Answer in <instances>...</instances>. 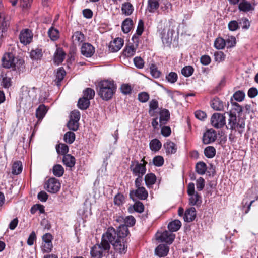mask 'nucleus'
I'll use <instances>...</instances> for the list:
<instances>
[{
    "label": "nucleus",
    "mask_w": 258,
    "mask_h": 258,
    "mask_svg": "<svg viewBox=\"0 0 258 258\" xmlns=\"http://www.w3.org/2000/svg\"><path fill=\"white\" fill-rule=\"evenodd\" d=\"M216 138V132L213 130H209L204 133L203 142L205 144H208L215 141Z\"/></svg>",
    "instance_id": "16"
},
{
    "label": "nucleus",
    "mask_w": 258,
    "mask_h": 258,
    "mask_svg": "<svg viewBox=\"0 0 258 258\" xmlns=\"http://www.w3.org/2000/svg\"><path fill=\"white\" fill-rule=\"evenodd\" d=\"M150 72L153 77L157 78L160 76L161 73L157 70L156 66L155 64H151L150 68Z\"/></svg>",
    "instance_id": "61"
},
{
    "label": "nucleus",
    "mask_w": 258,
    "mask_h": 258,
    "mask_svg": "<svg viewBox=\"0 0 258 258\" xmlns=\"http://www.w3.org/2000/svg\"><path fill=\"white\" fill-rule=\"evenodd\" d=\"M204 154L207 158H213L216 154V150L212 146L207 147L204 150Z\"/></svg>",
    "instance_id": "46"
},
{
    "label": "nucleus",
    "mask_w": 258,
    "mask_h": 258,
    "mask_svg": "<svg viewBox=\"0 0 258 258\" xmlns=\"http://www.w3.org/2000/svg\"><path fill=\"white\" fill-rule=\"evenodd\" d=\"M48 34L50 39L53 41H55L59 38L58 30L53 27L49 29L48 32Z\"/></svg>",
    "instance_id": "45"
},
{
    "label": "nucleus",
    "mask_w": 258,
    "mask_h": 258,
    "mask_svg": "<svg viewBox=\"0 0 258 258\" xmlns=\"http://www.w3.org/2000/svg\"><path fill=\"white\" fill-rule=\"evenodd\" d=\"M12 172L13 174L18 175L22 171V165L21 162L17 161L15 162L12 166Z\"/></svg>",
    "instance_id": "38"
},
{
    "label": "nucleus",
    "mask_w": 258,
    "mask_h": 258,
    "mask_svg": "<svg viewBox=\"0 0 258 258\" xmlns=\"http://www.w3.org/2000/svg\"><path fill=\"white\" fill-rule=\"evenodd\" d=\"M90 103V100L88 99L82 97L78 100V106L80 109L85 110L89 107Z\"/></svg>",
    "instance_id": "35"
},
{
    "label": "nucleus",
    "mask_w": 258,
    "mask_h": 258,
    "mask_svg": "<svg viewBox=\"0 0 258 258\" xmlns=\"http://www.w3.org/2000/svg\"><path fill=\"white\" fill-rule=\"evenodd\" d=\"M67 127L70 130L76 131L79 128V122L78 121L70 120L67 123Z\"/></svg>",
    "instance_id": "56"
},
{
    "label": "nucleus",
    "mask_w": 258,
    "mask_h": 258,
    "mask_svg": "<svg viewBox=\"0 0 258 258\" xmlns=\"http://www.w3.org/2000/svg\"><path fill=\"white\" fill-rule=\"evenodd\" d=\"M158 107V102L155 99H152L149 103V113L151 116L154 115V111Z\"/></svg>",
    "instance_id": "43"
},
{
    "label": "nucleus",
    "mask_w": 258,
    "mask_h": 258,
    "mask_svg": "<svg viewBox=\"0 0 258 258\" xmlns=\"http://www.w3.org/2000/svg\"><path fill=\"white\" fill-rule=\"evenodd\" d=\"M245 94L244 91L238 90L236 91L233 94V98L237 101L240 102L244 100Z\"/></svg>",
    "instance_id": "51"
},
{
    "label": "nucleus",
    "mask_w": 258,
    "mask_h": 258,
    "mask_svg": "<svg viewBox=\"0 0 258 258\" xmlns=\"http://www.w3.org/2000/svg\"><path fill=\"white\" fill-rule=\"evenodd\" d=\"M42 56V50L40 49H36L33 50L30 52V57L33 59L38 60L41 59Z\"/></svg>",
    "instance_id": "48"
},
{
    "label": "nucleus",
    "mask_w": 258,
    "mask_h": 258,
    "mask_svg": "<svg viewBox=\"0 0 258 258\" xmlns=\"http://www.w3.org/2000/svg\"><path fill=\"white\" fill-rule=\"evenodd\" d=\"M136 222L135 218L132 216H128L125 217V221L124 224H122V225H124L126 226L127 228V226H133L135 225Z\"/></svg>",
    "instance_id": "54"
},
{
    "label": "nucleus",
    "mask_w": 258,
    "mask_h": 258,
    "mask_svg": "<svg viewBox=\"0 0 258 258\" xmlns=\"http://www.w3.org/2000/svg\"><path fill=\"white\" fill-rule=\"evenodd\" d=\"M112 245L115 251L120 254L125 253L127 251V246L124 241V238H120Z\"/></svg>",
    "instance_id": "15"
},
{
    "label": "nucleus",
    "mask_w": 258,
    "mask_h": 258,
    "mask_svg": "<svg viewBox=\"0 0 258 258\" xmlns=\"http://www.w3.org/2000/svg\"><path fill=\"white\" fill-rule=\"evenodd\" d=\"M94 90L91 88H87L83 91V96L89 100L93 99L95 96Z\"/></svg>",
    "instance_id": "47"
},
{
    "label": "nucleus",
    "mask_w": 258,
    "mask_h": 258,
    "mask_svg": "<svg viewBox=\"0 0 258 258\" xmlns=\"http://www.w3.org/2000/svg\"><path fill=\"white\" fill-rule=\"evenodd\" d=\"M62 162L67 167L72 168L74 166L76 163L75 157L70 154L64 155L63 157Z\"/></svg>",
    "instance_id": "24"
},
{
    "label": "nucleus",
    "mask_w": 258,
    "mask_h": 258,
    "mask_svg": "<svg viewBox=\"0 0 258 258\" xmlns=\"http://www.w3.org/2000/svg\"><path fill=\"white\" fill-rule=\"evenodd\" d=\"M9 25L8 21L6 20L5 15L3 11V6L0 2V28L2 32L5 31Z\"/></svg>",
    "instance_id": "19"
},
{
    "label": "nucleus",
    "mask_w": 258,
    "mask_h": 258,
    "mask_svg": "<svg viewBox=\"0 0 258 258\" xmlns=\"http://www.w3.org/2000/svg\"><path fill=\"white\" fill-rule=\"evenodd\" d=\"M150 148L152 151H158L162 147L161 142L157 139H154L150 142Z\"/></svg>",
    "instance_id": "34"
},
{
    "label": "nucleus",
    "mask_w": 258,
    "mask_h": 258,
    "mask_svg": "<svg viewBox=\"0 0 258 258\" xmlns=\"http://www.w3.org/2000/svg\"><path fill=\"white\" fill-rule=\"evenodd\" d=\"M196 216V209L194 207H191L186 210L184 215V220L186 222H191L195 219Z\"/></svg>",
    "instance_id": "22"
},
{
    "label": "nucleus",
    "mask_w": 258,
    "mask_h": 258,
    "mask_svg": "<svg viewBox=\"0 0 258 258\" xmlns=\"http://www.w3.org/2000/svg\"><path fill=\"white\" fill-rule=\"evenodd\" d=\"M47 112L46 106L42 104L39 105L36 110V116L39 120H41Z\"/></svg>",
    "instance_id": "33"
},
{
    "label": "nucleus",
    "mask_w": 258,
    "mask_h": 258,
    "mask_svg": "<svg viewBox=\"0 0 258 258\" xmlns=\"http://www.w3.org/2000/svg\"><path fill=\"white\" fill-rule=\"evenodd\" d=\"M144 180L147 186L149 188L155 184L156 177L153 173H148L145 176Z\"/></svg>",
    "instance_id": "29"
},
{
    "label": "nucleus",
    "mask_w": 258,
    "mask_h": 258,
    "mask_svg": "<svg viewBox=\"0 0 258 258\" xmlns=\"http://www.w3.org/2000/svg\"><path fill=\"white\" fill-rule=\"evenodd\" d=\"M160 126L161 127L163 125L166 124L170 119L169 111L166 109H163L160 111Z\"/></svg>",
    "instance_id": "20"
},
{
    "label": "nucleus",
    "mask_w": 258,
    "mask_h": 258,
    "mask_svg": "<svg viewBox=\"0 0 258 258\" xmlns=\"http://www.w3.org/2000/svg\"><path fill=\"white\" fill-rule=\"evenodd\" d=\"M211 123L214 127L221 128L225 125V117L220 113H214L211 118Z\"/></svg>",
    "instance_id": "9"
},
{
    "label": "nucleus",
    "mask_w": 258,
    "mask_h": 258,
    "mask_svg": "<svg viewBox=\"0 0 258 258\" xmlns=\"http://www.w3.org/2000/svg\"><path fill=\"white\" fill-rule=\"evenodd\" d=\"M53 173L57 177H61L64 173V169L60 164H57L53 166Z\"/></svg>",
    "instance_id": "41"
},
{
    "label": "nucleus",
    "mask_w": 258,
    "mask_h": 258,
    "mask_svg": "<svg viewBox=\"0 0 258 258\" xmlns=\"http://www.w3.org/2000/svg\"><path fill=\"white\" fill-rule=\"evenodd\" d=\"M144 206L143 204L140 201L135 202L133 206H130L128 209V210L130 213H132L133 211H136L141 213L144 211Z\"/></svg>",
    "instance_id": "26"
},
{
    "label": "nucleus",
    "mask_w": 258,
    "mask_h": 258,
    "mask_svg": "<svg viewBox=\"0 0 258 258\" xmlns=\"http://www.w3.org/2000/svg\"><path fill=\"white\" fill-rule=\"evenodd\" d=\"M228 121V124L226 125L227 129H230L232 131H237L240 134L243 132L245 124L243 118H237L236 115L230 113Z\"/></svg>",
    "instance_id": "3"
},
{
    "label": "nucleus",
    "mask_w": 258,
    "mask_h": 258,
    "mask_svg": "<svg viewBox=\"0 0 258 258\" xmlns=\"http://www.w3.org/2000/svg\"><path fill=\"white\" fill-rule=\"evenodd\" d=\"M81 54L86 57H91L95 52V48L89 43H84L81 47Z\"/></svg>",
    "instance_id": "14"
},
{
    "label": "nucleus",
    "mask_w": 258,
    "mask_h": 258,
    "mask_svg": "<svg viewBox=\"0 0 258 258\" xmlns=\"http://www.w3.org/2000/svg\"><path fill=\"white\" fill-rule=\"evenodd\" d=\"M15 59L16 58L12 53H6L2 58V65L4 68L13 69Z\"/></svg>",
    "instance_id": "13"
},
{
    "label": "nucleus",
    "mask_w": 258,
    "mask_h": 258,
    "mask_svg": "<svg viewBox=\"0 0 258 258\" xmlns=\"http://www.w3.org/2000/svg\"><path fill=\"white\" fill-rule=\"evenodd\" d=\"M124 41L121 38H117L111 42L109 45V49L112 52H117L123 45Z\"/></svg>",
    "instance_id": "17"
},
{
    "label": "nucleus",
    "mask_w": 258,
    "mask_h": 258,
    "mask_svg": "<svg viewBox=\"0 0 258 258\" xmlns=\"http://www.w3.org/2000/svg\"><path fill=\"white\" fill-rule=\"evenodd\" d=\"M1 85L5 88H9L12 86L11 78L7 76L3 77Z\"/></svg>",
    "instance_id": "57"
},
{
    "label": "nucleus",
    "mask_w": 258,
    "mask_h": 258,
    "mask_svg": "<svg viewBox=\"0 0 258 258\" xmlns=\"http://www.w3.org/2000/svg\"><path fill=\"white\" fill-rule=\"evenodd\" d=\"M24 61L21 59L16 58L14 62V65L13 67L14 70H22L24 68Z\"/></svg>",
    "instance_id": "49"
},
{
    "label": "nucleus",
    "mask_w": 258,
    "mask_h": 258,
    "mask_svg": "<svg viewBox=\"0 0 258 258\" xmlns=\"http://www.w3.org/2000/svg\"><path fill=\"white\" fill-rule=\"evenodd\" d=\"M52 247V243H42L41 249L44 253H49L51 251Z\"/></svg>",
    "instance_id": "58"
},
{
    "label": "nucleus",
    "mask_w": 258,
    "mask_h": 258,
    "mask_svg": "<svg viewBox=\"0 0 258 258\" xmlns=\"http://www.w3.org/2000/svg\"><path fill=\"white\" fill-rule=\"evenodd\" d=\"M238 8L241 11L247 12L253 10L254 7L249 2L243 0L239 3Z\"/></svg>",
    "instance_id": "25"
},
{
    "label": "nucleus",
    "mask_w": 258,
    "mask_h": 258,
    "mask_svg": "<svg viewBox=\"0 0 258 258\" xmlns=\"http://www.w3.org/2000/svg\"><path fill=\"white\" fill-rule=\"evenodd\" d=\"M120 90L124 94H128L131 93L132 88L129 84H124L121 86Z\"/></svg>",
    "instance_id": "64"
},
{
    "label": "nucleus",
    "mask_w": 258,
    "mask_h": 258,
    "mask_svg": "<svg viewBox=\"0 0 258 258\" xmlns=\"http://www.w3.org/2000/svg\"><path fill=\"white\" fill-rule=\"evenodd\" d=\"M181 226V223L178 220L170 222L168 225V228L170 232L177 231Z\"/></svg>",
    "instance_id": "28"
},
{
    "label": "nucleus",
    "mask_w": 258,
    "mask_h": 258,
    "mask_svg": "<svg viewBox=\"0 0 258 258\" xmlns=\"http://www.w3.org/2000/svg\"><path fill=\"white\" fill-rule=\"evenodd\" d=\"M56 150L58 154L67 155L69 151V147L65 144L60 143L56 146Z\"/></svg>",
    "instance_id": "39"
},
{
    "label": "nucleus",
    "mask_w": 258,
    "mask_h": 258,
    "mask_svg": "<svg viewBox=\"0 0 258 258\" xmlns=\"http://www.w3.org/2000/svg\"><path fill=\"white\" fill-rule=\"evenodd\" d=\"M159 4L157 0H148V9L151 13H154L159 8Z\"/></svg>",
    "instance_id": "37"
},
{
    "label": "nucleus",
    "mask_w": 258,
    "mask_h": 258,
    "mask_svg": "<svg viewBox=\"0 0 258 258\" xmlns=\"http://www.w3.org/2000/svg\"><path fill=\"white\" fill-rule=\"evenodd\" d=\"M175 235L172 232L164 231L161 233H158L156 235V240L160 242H165L167 244H171L174 240Z\"/></svg>",
    "instance_id": "8"
},
{
    "label": "nucleus",
    "mask_w": 258,
    "mask_h": 258,
    "mask_svg": "<svg viewBox=\"0 0 258 258\" xmlns=\"http://www.w3.org/2000/svg\"><path fill=\"white\" fill-rule=\"evenodd\" d=\"M133 26V21L130 18L125 19L122 22L121 28L124 33H128Z\"/></svg>",
    "instance_id": "30"
},
{
    "label": "nucleus",
    "mask_w": 258,
    "mask_h": 258,
    "mask_svg": "<svg viewBox=\"0 0 258 258\" xmlns=\"http://www.w3.org/2000/svg\"><path fill=\"white\" fill-rule=\"evenodd\" d=\"M85 39L84 35L80 31H76L72 36V40L74 45H80Z\"/></svg>",
    "instance_id": "21"
},
{
    "label": "nucleus",
    "mask_w": 258,
    "mask_h": 258,
    "mask_svg": "<svg viewBox=\"0 0 258 258\" xmlns=\"http://www.w3.org/2000/svg\"><path fill=\"white\" fill-rule=\"evenodd\" d=\"M98 95L103 100L111 99L115 93L116 87L113 81L105 80L98 83Z\"/></svg>",
    "instance_id": "2"
},
{
    "label": "nucleus",
    "mask_w": 258,
    "mask_h": 258,
    "mask_svg": "<svg viewBox=\"0 0 258 258\" xmlns=\"http://www.w3.org/2000/svg\"><path fill=\"white\" fill-rule=\"evenodd\" d=\"M65 56L66 53L62 49H57L54 56V63L57 65L59 64L63 61Z\"/></svg>",
    "instance_id": "23"
},
{
    "label": "nucleus",
    "mask_w": 258,
    "mask_h": 258,
    "mask_svg": "<svg viewBox=\"0 0 258 258\" xmlns=\"http://www.w3.org/2000/svg\"><path fill=\"white\" fill-rule=\"evenodd\" d=\"M110 247L109 244L105 243L101 240L100 244H96L91 248V255L93 258H102L109 252Z\"/></svg>",
    "instance_id": "5"
},
{
    "label": "nucleus",
    "mask_w": 258,
    "mask_h": 258,
    "mask_svg": "<svg viewBox=\"0 0 258 258\" xmlns=\"http://www.w3.org/2000/svg\"><path fill=\"white\" fill-rule=\"evenodd\" d=\"M177 78V74L175 72H170L166 77L167 80L171 83H174L175 82H176Z\"/></svg>",
    "instance_id": "59"
},
{
    "label": "nucleus",
    "mask_w": 258,
    "mask_h": 258,
    "mask_svg": "<svg viewBox=\"0 0 258 258\" xmlns=\"http://www.w3.org/2000/svg\"><path fill=\"white\" fill-rule=\"evenodd\" d=\"M153 163L156 166H161L164 163V159L161 156H156L153 158Z\"/></svg>",
    "instance_id": "62"
},
{
    "label": "nucleus",
    "mask_w": 258,
    "mask_h": 258,
    "mask_svg": "<svg viewBox=\"0 0 258 258\" xmlns=\"http://www.w3.org/2000/svg\"><path fill=\"white\" fill-rule=\"evenodd\" d=\"M149 99V95L146 92H143L138 94V99L141 102H146Z\"/></svg>",
    "instance_id": "63"
},
{
    "label": "nucleus",
    "mask_w": 258,
    "mask_h": 258,
    "mask_svg": "<svg viewBox=\"0 0 258 258\" xmlns=\"http://www.w3.org/2000/svg\"><path fill=\"white\" fill-rule=\"evenodd\" d=\"M193 72L194 69L190 66H186L181 70L182 74L185 77H189L191 76Z\"/></svg>",
    "instance_id": "55"
},
{
    "label": "nucleus",
    "mask_w": 258,
    "mask_h": 258,
    "mask_svg": "<svg viewBox=\"0 0 258 258\" xmlns=\"http://www.w3.org/2000/svg\"><path fill=\"white\" fill-rule=\"evenodd\" d=\"M66 74V71L62 67L59 68L56 74V81L57 85H59V83L63 79Z\"/></svg>",
    "instance_id": "36"
},
{
    "label": "nucleus",
    "mask_w": 258,
    "mask_h": 258,
    "mask_svg": "<svg viewBox=\"0 0 258 258\" xmlns=\"http://www.w3.org/2000/svg\"><path fill=\"white\" fill-rule=\"evenodd\" d=\"M132 40L135 44V46L134 44H128L126 46L123 51V54L126 57H131L133 56L136 52V48L138 46L139 37L138 36L134 35L132 37Z\"/></svg>",
    "instance_id": "11"
},
{
    "label": "nucleus",
    "mask_w": 258,
    "mask_h": 258,
    "mask_svg": "<svg viewBox=\"0 0 258 258\" xmlns=\"http://www.w3.org/2000/svg\"><path fill=\"white\" fill-rule=\"evenodd\" d=\"M189 196L190 197L189 199V203L191 205H196L199 203L201 197L197 192Z\"/></svg>",
    "instance_id": "52"
},
{
    "label": "nucleus",
    "mask_w": 258,
    "mask_h": 258,
    "mask_svg": "<svg viewBox=\"0 0 258 258\" xmlns=\"http://www.w3.org/2000/svg\"><path fill=\"white\" fill-rule=\"evenodd\" d=\"M142 184L143 181L140 179H135V186L136 189L130 191V196L131 198L134 196L141 200H144L147 198L148 192Z\"/></svg>",
    "instance_id": "6"
},
{
    "label": "nucleus",
    "mask_w": 258,
    "mask_h": 258,
    "mask_svg": "<svg viewBox=\"0 0 258 258\" xmlns=\"http://www.w3.org/2000/svg\"><path fill=\"white\" fill-rule=\"evenodd\" d=\"M211 106L214 110L218 111L223 110L224 108L223 102L218 98L213 99L211 101Z\"/></svg>",
    "instance_id": "32"
},
{
    "label": "nucleus",
    "mask_w": 258,
    "mask_h": 258,
    "mask_svg": "<svg viewBox=\"0 0 258 258\" xmlns=\"http://www.w3.org/2000/svg\"><path fill=\"white\" fill-rule=\"evenodd\" d=\"M133 10V6L130 3L125 2L122 5L121 11L123 14L126 16L130 15Z\"/></svg>",
    "instance_id": "31"
},
{
    "label": "nucleus",
    "mask_w": 258,
    "mask_h": 258,
    "mask_svg": "<svg viewBox=\"0 0 258 258\" xmlns=\"http://www.w3.org/2000/svg\"><path fill=\"white\" fill-rule=\"evenodd\" d=\"M21 101L25 103L30 102L31 99L36 96L35 88H30L26 86L21 88Z\"/></svg>",
    "instance_id": "7"
},
{
    "label": "nucleus",
    "mask_w": 258,
    "mask_h": 258,
    "mask_svg": "<svg viewBox=\"0 0 258 258\" xmlns=\"http://www.w3.org/2000/svg\"><path fill=\"white\" fill-rule=\"evenodd\" d=\"M64 141L69 144H72L75 140V134L71 131L67 132L64 135Z\"/></svg>",
    "instance_id": "44"
},
{
    "label": "nucleus",
    "mask_w": 258,
    "mask_h": 258,
    "mask_svg": "<svg viewBox=\"0 0 258 258\" xmlns=\"http://www.w3.org/2000/svg\"><path fill=\"white\" fill-rule=\"evenodd\" d=\"M33 38V34L29 29H25L22 30L19 35L20 42L24 45L29 44Z\"/></svg>",
    "instance_id": "12"
},
{
    "label": "nucleus",
    "mask_w": 258,
    "mask_h": 258,
    "mask_svg": "<svg viewBox=\"0 0 258 258\" xmlns=\"http://www.w3.org/2000/svg\"><path fill=\"white\" fill-rule=\"evenodd\" d=\"M141 162L143 163H139L138 161H132L130 168L133 175L137 176L136 179L143 181V176L146 172V165L147 162L145 161L144 158L142 159Z\"/></svg>",
    "instance_id": "4"
},
{
    "label": "nucleus",
    "mask_w": 258,
    "mask_h": 258,
    "mask_svg": "<svg viewBox=\"0 0 258 258\" xmlns=\"http://www.w3.org/2000/svg\"><path fill=\"white\" fill-rule=\"evenodd\" d=\"M124 201V197L122 194L120 193L117 194L114 198V204L116 205L120 206L122 205Z\"/></svg>",
    "instance_id": "53"
},
{
    "label": "nucleus",
    "mask_w": 258,
    "mask_h": 258,
    "mask_svg": "<svg viewBox=\"0 0 258 258\" xmlns=\"http://www.w3.org/2000/svg\"><path fill=\"white\" fill-rule=\"evenodd\" d=\"M226 42L225 39L221 37H218L214 41V46L217 49H222L226 46Z\"/></svg>",
    "instance_id": "42"
},
{
    "label": "nucleus",
    "mask_w": 258,
    "mask_h": 258,
    "mask_svg": "<svg viewBox=\"0 0 258 258\" xmlns=\"http://www.w3.org/2000/svg\"><path fill=\"white\" fill-rule=\"evenodd\" d=\"M196 172L200 175H203L207 170L206 164L203 162H199L196 165Z\"/></svg>",
    "instance_id": "40"
},
{
    "label": "nucleus",
    "mask_w": 258,
    "mask_h": 258,
    "mask_svg": "<svg viewBox=\"0 0 258 258\" xmlns=\"http://www.w3.org/2000/svg\"><path fill=\"white\" fill-rule=\"evenodd\" d=\"M225 42H226V46L227 48L233 47L236 44V38L233 36H228V37L225 39Z\"/></svg>",
    "instance_id": "50"
},
{
    "label": "nucleus",
    "mask_w": 258,
    "mask_h": 258,
    "mask_svg": "<svg viewBox=\"0 0 258 258\" xmlns=\"http://www.w3.org/2000/svg\"><path fill=\"white\" fill-rule=\"evenodd\" d=\"M129 234V231L124 225H120L117 230L113 227H109L103 234L101 240L106 244H113L120 238H124Z\"/></svg>",
    "instance_id": "1"
},
{
    "label": "nucleus",
    "mask_w": 258,
    "mask_h": 258,
    "mask_svg": "<svg viewBox=\"0 0 258 258\" xmlns=\"http://www.w3.org/2000/svg\"><path fill=\"white\" fill-rule=\"evenodd\" d=\"M225 55L222 51L216 52L214 53V59L217 62H220L225 60Z\"/></svg>",
    "instance_id": "60"
},
{
    "label": "nucleus",
    "mask_w": 258,
    "mask_h": 258,
    "mask_svg": "<svg viewBox=\"0 0 258 258\" xmlns=\"http://www.w3.org/2000/svg\"><path fill=\"white\" fill-rule=\"evenodd\" d=\"M169 250V246L165 244H159L155 249V254L160 257H164L166 256Z\"/></svg>",
    "instance_id": "18"
},
{
    "label": "nucleus",
    "mask_w": 258,
    "mask_h": 258,
    "mask_svg": "<svg viewBox=\"0 0 258 258\" xmlns=\"http://www.w3.org/2000/svg\"><path fill=\"white\" fill-rule=\"evenodd\" d=\"M60 188V183L59 180L55 178H51L48 180L45 184V188L50 193H56Z\"/></svg>",
    "instance_id": "10"
},
{
    "label": "nucleus",
    "mask_w": 258,
    "mask_h": 258,
    "mask_svg": "<svg viewBox=\"0 0 258 258\" xmlns=\"http://www.w3.org/2000/svg\"><path fill=\"white\" fill-rule=\"evenodd\" d=\"M164 147L166 150V153L167 154H172L176 153L177 148L176 145L172 142H167Z\"/></svg>",
    "instance_id": "27"
}]
</instances>
